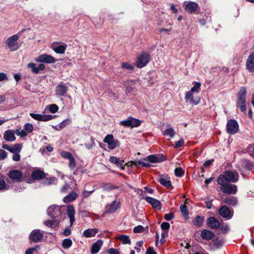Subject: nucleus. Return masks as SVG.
Returning a JSON list of instances; mask_svg holds the SVG:
<instances>
[{
  "instance_id": "obj_1",
  "label": "nucleus",
  "mask_w": 254,
  "mask_h": 254,
  "mask_svg": "<svg viewBox=\"0 0 254 254\" xmlns=\"http://www.w3.org/2000/svg\"><path fill=\"white\" fill-rule=\"evenodd\" d=\"M239 180V174L236 171H227L221 174L217 178V183L221 186V190L227 194H235L237 191V186L229 184L236 183Z\"/></svg>"
},
{
  "instance_id": "obj_2",
  "label": "nucleus",
  "mask_w": 254,
  "mask_h": 254,
  "mask_svg": "<svg viewBox=\"0 0 254 254\" xmlns=\"http://www.w3.org/2000/svg\"><path fill=\"white\" fill-rule=\"evenodd\" d=\"M47 214L53 220L46 222H60L64 220L65 214L62 210V206L54 204L47 209Z\"/></svg>"
},
{
  "instance_id": "obj_3",
  "label": "nucleus",
  "mask_w": 254,
  "mask_h": 254,
  "mask_svg": "<svg viewBox=\"0 0 254 254\" xmlns=\"http://www.w3.org/2000/svg\"><path fill=\"white\" fill-rule=\"evenodd\" d=\"M246 94L247 90L245 87H242L238 94V100L237 101V107L239 108L240 111L246 114Z\"/></svg>"
},
{
  "instance_id": "obj_4",
  "label": "nucleus",
  "mask_w": 254,
  "mask_h": 254,
  "mask_svg": "<svg viewBox=\"0 0 254 254\" xmlns=\"http://www.w3.org/2000/svg\"><path fill=\"white\" fill-rule=\"evenodd\" d=\"M19 36L17 34L8 37L5 41L6 48L11 52L16 51L19 48L17 42Z\"/></svg>"
},
{
  "instance_id": "obj_5",
  "label": "nucleus",
  "mask_w": 254,
  "mask_h": 254,
  "mask_svg": "<svg viewBox=\"0 0 254 254\" xmlns=\"http://www.w3.org/2000/svg\"><path fill=\"white\" fill-rule=\"evenodd\" d=\"M7 176L13 182H21L23 178V174L22 172L16 169L10 170L7 173Z\"/></svg>"
},
{
  "instance_id": "obj_6",
  "label": "nucleus",
  "mask_w": 254,
  "mask_h": 254,
  "mask_svg": "<svg viewBox=\"0 0 254 254\" xmlns=\"http://www.w3.org/2000/svg\"><path fill=\"white\" fill-rule=\"evenodd\" d=\"M104 142L108 144V148L110 150H113L120 146L118 140L114 139L112 134L107 135L104 139Z\"/></svg>"
},
{
  "instance_id": "obj_7",
  "label": "nucleus",
  "mask_w": 254,
  "mask_h": 254,
  "mask_svg": "<svg viewBox=\"0 0 254 254\" xmlns=\"http://www.w3.org/2000/svg\"><path fill=\"white\" fill-rule=\"evenodd\" d=\"M150 60L149 55L143 53L139 56L136 61V66L138 68H142L145 66Z\"/></svg>"
},
{
  "instance_id": "obj_8",
  "label": "nucleus",
  "mask_w": 254,
  "mask_h": 254,
  "mask_svg": "<svg viewBox=\"0 0 254 254\" xmlns=\"http://www.w3.org/2000/svg\"><path fill=\"white\" fill-rule=\"evenodd\" d=\"M43 234L40 230H34L29 235V240L34 243H38L42 241Z\"/></svg>"
},
{
  "instance_id": "obj_9",
  "label": "nucleus",
  "mask_w": 254,
  "mask_h": 254,
  "mask_svg": "<svg viewBox=\"0 0 254 254\" xmlns=\"http://www.w3.org/2000/svg\"><path fill=\"white\" fill-rule=\"evenodd\" d=\"M140 124V121L133 118H129L126 120L120 122V125L125 127H138Z\"/></svg>"
},
{
  "instance_id": "obj_10",
  "label": "nucleus",
  "mask_w": 254,
  "mask_h": 254,
  "mask_svg": "<svg viewBox=\"0 0 254 254\" xmlns=\"http://www.w3.org/2000/svg\"><path fill=\"white\" fill-rule=\"evenodd\" d=\"M2 147L4 149L7 150L12 153H20L22 149V145L18 143L14 144L11 146L3 143Z\"/></svg>"
},
{
  "instance_id": "obj_11",
  "label": "nucleus",
  "mask_w": 254,
  "mask_h": 254,
  "mask_svg": "<svg viewBox=\"0 0 254 254\" xmlns=\"http://www.w3.org/2000/svg\"><path fill=\"white\" fill-rule=\"evenodd\" d=\"M238 124L234 120H230L227 124V130L229 134H234L238 130Z\"/></svg>"
},
{
  "instance_id": "obj_12",
  "label": "nucleus",
  "mask_w": 254,
  "mask_h": 254,
  "mask_svg": "<svg viewBox=\"0 0 254 254\" xmlns=\"http://www.w3.org/2000/svg\"><path fill=\"white\" fill-rule=\"evenodd\" d=\"M46 176L45 173L40 170H36L32 172L31 174L32 179H28L26 180V182L28 183H31L32 180H39L44 178Z\"/></svg>"
},
{
  "instance_id": "obj_13",
  "label": "nucleus",
  "mask_w": 254,
  "mask_h": 254,
  "mask_svg": "<svg viewBox=\"0 0 254 254\" xmlns=\"http://www.w3.org/2000/svg\"><path fill=\"white\" fill-rule=\"evenodd\" d=\"M35 61L37 62L47 64H53L55 63V59L52 56L47 54H42L40 55L36 59Z\"/></svg>"
},
{
  "instance_id": "obj_14",
  "label": "nucleus",
  "mask_w": 254,
  "mask_h": 254,
  "mask_svg": "<svg viewBox=\"0 0 254 254\" xmlns=\"http://www.w3.org/2000/svg\"><path fill=\"white\" fill-rule=\"evenodd\" d=\"M30 116L34 119L43 122H47L54 118V116L51 115H42L34 113H30Z\"/></svg>"
},
{
  "instance_id": "obj_15",
  "label": "nucleus",
  "mask_w": 254,
  "mask_h": 254,
  "mask_svg": "<svg viewBox=\"0 0 254 254\" xmlns=\"http://www.w3.org/2000/svg\"><path fill=\"white\" fill-rule=\"evenodd\" d=\"M208 227L216 229L222 233H226L228 231V226L226 223H207Z\"/></svg>"
},
{
  "instance_id": "obj_16",
  "label": "nucleus",
  "mask_w": 254,
  "mask_h": 254,
  "mask_svg": "<svg viewBox=\"0 0 254 254\" xmlns=\"http://www.w3.org/2000/svg\"><path fill=\"white\" fill-rule=\"evenodd\" d=\"M219 213L221 216L227 219L231 218L233 216L232 211L230 208L226 205H223L220 208Z\"/></svg>"
},
{
  "instance_id": "obj_17",
  "label": "nucleus",
  "mask_w": 254,
  "mask_h": 254,
  "mask_svg": "<svg viewBox=\"0 0 254 254\" xmlns=\"http://www.w3.org/2000/svg\"><path fill=\"white\" fill-rule=\"evenodd\" d=\"M68 91L66 84L63 82L58 85L56 87V94L58 96H64Z\"/></svg>"
},
{
  "instance_id": "obj_18",
  "label": "nucleus",
  "mask_w": 254,
  "mask_h": 254,
  "mask_svg": "<svg viewBox=\"0 0 254 254\" xmlns=\"http://www.w3.org/2000/svg\"><path fill=\"white\" fill-rule=\"evenodd\" d=\"M246 68L250 72H254V52L249 56L246 62Z\"/></svg>"
},
{
  "instance_id": "obj_19",
  "label": "nucleus",
  "mask_w": 254,
  "mask_h": 254,
  "mask_svg": "<svg viewBox=\"0 0 254 254\" xmlns=\"http://www.w3.org/2000/svg\"><path fill=\"white\" fill-rule=\"evenodd\" d=\"M193 93L190 91L186 92L185 99L187 101L189 100V102L195 105H197L200 102V98L198 97H193Z\"/></svg>"
},
{
  "instance_id": "obj_20",
  "label": "nucleus",
  "mask_w": 254,
  "mask_h": 254,
  "mask_svg": "<svg viewBox=\"0 0 254 254\" xmlns=\"http://www.w3.org/2000/svg\"><path fill=\"white\" fill-rule=\"evenodd\" d=\"M3 137L6 141L13 142L16 139L15 132L13 130H7L3 133Z\"/></svg>"
},
{
  "instance_id": "obj_21",
  "label": "nucleus",
  "mask_w": 254,
  "mask_h": 254,
  "mask_svg": "<svg viewBox=\"0 0 254 254\" xmlns=\"http://www.w3.org/2000/svg\"><path fill=\"white\" fill-rule=\"evenodd\" d=\"M120 207V202L115 200L112 203L108 204L106 206V211L108 213H113Z\"/></svg>"
},
{
  "instance_id": "obj_22",
  "label": "nucleus",
  "mask_w": 254,
  "mask_h": 254,
  "mask_svg": "<svg viewBox=\"0 0 254 254\" xmlns=\"http://www.w3.org/2000/svg\"><path fill=\"white\" fill-rule=\"evenodd\" d=\"M146 158L148 162L152 163H160L165 160V157L162 155H151Z\"/></svg>"
},
{
  "instance_id": "obj_23",
  "label": "nucleus",
  "mask_w": 254,
  "mask_h": 254,
  "mask_svg": "<svg viewBox=\"0 0 254 254\" xmlns=\"http://www.w3.org/2000/svg\"><path fill=\"white\" fill-rule=\"evenodd\" d=\"M158 181L162 185L167 188H170L172 186L170 178L168 176L162 175L158 178Z\"/></svg>"
},
{
  "instance_id": "obj_24",
  "label": "nucleus",
  "mask_w": 254,
  "mask_h": 254,
  "mask_svg": "<svg viewBox=\"0 0 254 254\" xmlns=\"http://www.w3.org/2000/svg\"><path fill=\"white\" fill-rule=\"evenodd\" d=\"M185 9L188 12L193 13L197 10L198 5L196 2L190 1L186 4Z\"/></svg>"
},
{
  "instance_id": "obj_25",
  "label": "nucleus",
  "mask_w": 254,
  "mask_h": 254,
  "mask_svg": "<svg viewBox=\"0 0 254 254\" xmlns=\"http://www.w3.org/2000/svg\"><path fill=\"white\" fill-rule=\"evenodd\" d=\"M145 200L150 203L154 208L160 210L161 208V202L157 199L151 197L146 196Z\"/></svg>"
},
{
  "instance_id": "obj_26",
  "label": "nucleus",
  "mask_w": 254,
  "mask_h": 254,
  "mask_svg": "<svg viewBox=\"0 0 254 254\" xmlns=\"http://www.w3.org/2000/svg\"><path fill=\"white\" fill-rule=\"evenodd\" d=\"M66 213L69 219V222H74L75 221L74 215L75 213L74 207L72 205H68L66 208Z\"/></svg>"
},
{
  "instance_id": "obj_27",
  "label": "nucleus",
  "mask_w": 254,
  "mask_h": 254,
  "mask_svg": "<svg viewBox=\"0 0 254 254\" xmlns=\"http://www.w3.org/2000/svg\"><path fill=\"white\" fill-rule=\"evenodd\" d=\"M201 237L205 240H210L214 238L215 235L211 231L207 230H203L200 234Z\"/></svg>"
},
{
  "instance_id": "obj_28",
  "label": "nucleus",
  "mask_w": 254,
  "mask_h": 254,
  "mask_svg": "<svg viewBox=\"0 0 254 254\" xmlns=\"http://www.w3.org/2000/svg\"><path fill=\"white\" fill-rule=\"evenodd\" d=\"M103 245V241L101 240H99L93 244L91 247V253L92 254H97L100 250Z\"/></svg>"
},
{
  "instance_id": "obj_29",
  "label": "nucleus",
  "mask_w": 254,
  "mask_h": 254,
  "mask_svg": "<svg viewBox=\"0 0 254 254\" xmlns=\"http://www.w3.org/2000/svg\"><path fill=\"white\" fill-rule=\"evenodd\" d=\"M222 200L223 202L232 206H235L237 203L236 198L233 196H229L226 198L222 197Z\"/></svg>"
},
{
  "instance_id": "obj_30",
  "label": "nucleus",
  "mask_w": 254,
  "mask_h": 254,
  "mask_svg": "<svg viewBox=\"0 0 254 254\" xmlns=\"http://www.w3.org/2000/svg\"><path fill=\"white\" fill-rule=\"evenodd\" d=\"M98 232L97 229H88L83 232V236L86 238L92 237L95 236Z\"/></svg>"
},
{
  "instance_id": "obj_31",
  "label": "nucleus",
  "mask_w": 254,
  "mask_h": 254,
  "mask_svg": "<svg viewBox=\"0 0 254 254\" xmlns=\"http://www.w3.org/2000/svg\"><path fill=\"white\" fill-rule=\"evenodd\" d=\"M67 48V45L65 44L63 45H59L57 46H53V50L54 51L58 53L63 54L64 53L65 50Z\"/></svg>"
},
{
  "instance_id": "obj_32",
  "label": "nucleus",
  "mask_w": 254,
  "mask_h": 254,
  "mask_svg": "<svg viewBox=\"0 0 254 254\" xmlns=\"http://www.w3.org/2000/svg\"><path fill=\"white\" fill-rule=\"evenodd\" d=\"M78 195L76 193L72 192L66 195L64 198V201L65 203H68L74 200L77 197Z\"/></svg>"
},
{
  "instance_id": "obj_33",
  "label": "nucleus",
  "mask_w": 254,
  "mask_h": 254,
  "mask_svg": "<svg viewBox=\"0 0 254 254\" xmlns=\"http://www.w3.org/2000/svg\"><path fill=\"white\" fill-rule=\"evenodd\" d=\"M163 134L164 136L173 138L175 134V131L172 127L168 126V128L163 131Z\"/></svg>"
},
{
  "instance_id": "obj_34",
  "label": "nucleus",
  "mask_w": 254,
  "mask_h": 254,
  "mask_svg": "<svg viewBox=\"0 0 254 254\" xmlns=\"http://www.w3.org/2000/svg\"><path fill=\"white\" fill-rule=\"evenodd\" d=\"M117 239L120 240L123 244H130L131 241L129 237L125 235H121L118 237Z\"/></svg>"
},
{
  "instance_id": "obj_35",
  "label": "nucleus",
  "mask_w": 254,
  "mask_h": 254,
  "mask_svg": "<svg viewBox=\"0 0 254 254\" xmlns=\"http://www.w3.org/2000/svg\"><path fill=\"white\" fill-rule=\"evenodd\" d=\"M56 182L57 179L55 177H50L44 180L42 183L45 185H50L55 184Z\"/></svg>"
},
{
  "instance_id": "obj_36",
  "label": "nucleus",
  "mask_w": 254,
  "mask_h": 254,
  "mask_svg": "<svg viewBox=\"0 0 254 254\" xmlns=\"http://www.w3.org/2000/svg\"><path fill=\"white\" fill-rule=\"evenodd\" d=\"M180 208L183 217L187 220L188 218V211L187 206L185 205L182 204Z\"/></svg>"
},
{
  "instance_id": "obj_37",
  "label": "nucleus",
  "mask_w": 254,
  "mask_h": 254,
  "mask_svg": "<svg viewBox=\"0 0 254 254\" xmlns=\"http://www.w3.org/2000/svg\"><path fill=\"white\" fill-rule=\"evenodd\" d=\"M72 244V241L69 239H65L62 242V247L65 249L69 248Z\"/></svg>"
},
{
  "instance_id": "obj_38",
  "label": "nucleus",
  "mask_w": 254,
  "mask_h": 254,
  "mask_svg": "<svg viewBox=\"0 0 254 254\" xmlns=\"http://www.w3.org/2000/svg\"><path fill=\"white\" fill-rule=\"evenodd\" d=\"M110 161L113 163L116 164L118 166H120L122 165L121 161L119 159V158L116 157L111 156L110 158Z\"/></svg>"
},
{
  "instance_id": "obj_39",
  "label": "nucleus",
  "mask_w": 254,
  "mask_h": 254,
  "mask_svg": "<svg viewBox=\"0 0 254 254\" xmlns=\"http://www.w3.org/2000/svg\"><path fill=\"white\" fill-rule=\"evenodd\" d=\"M131 163L134 165H140L143 167H149L150 166L149 163L144 162L141 160H136L134 161H131Z\"/></svg>"
},
{
  "instance_id": "obj_40",
  "label": "nucleus",
  "mask_w": 254,
  "mask_h": 254,
  "mask_svg": "<svg viewBox=\"0 0 254 254\" xmlns=\"http://www.w3.org/2000/svg\"><path fill=\"white\" fill-rule=\"evenodd\" d=\"M201 84L199 82H195L194 85L191 88L190 91L192 93H198L199 91Z\"/></svg>"
},
{
  "instance_id": "obj_41",
  "label": "nucleus",
  "mask_w": 254,
  "mask_h": 254,
  "mask_svg": "<svg viewBox=\"0 0 254 254\" xmlns=\"http://www.w3.org/2000/svg\"><path fill=\"white\" fill-rule=\"evenodd\" d=\"M9 186L6 185L4 180L0 179V190H7Z\"/></svg>"
},
{
  "instance_id": "obj_42",
  "label": "nucleus",
  "mask_w": 254,
  "mask_h": 254,
  "mask_svg": "<svg viewBox=\"0 0 254 254\" xmlns=\"http://www.w3.org/2000/svg\"><path fill=\"white\" fill-rule=\"evenodd\" d=\"M49 111L51 113H55L59 110V107L55 104H51L49 106Z\"/></svg>"
},
{
  "instance_id": "obj_43",
  "label": "nucleus",
  "mask_w": 254,
  "mask_h": 254,
  "mask_svg": "<svg viewBox=\"0 0 254 254\" xmlns=\"http://www.w3.org/2000/svg\"><path fill=\"white\" fill-rule=\"evenodd\" d=\"M175 174L177 177H181L184 175V171L181 167H178L175 170Z\"/></svg>"
},
{
  "instance_id": "obj_44",
  "label": "nucleus",
  "mask_w": 254,
  "mask_h": 254,
  "mask_svg": "<svg viewBox=\"0 0 254 254\" xmlns=\"http://www.w3.org/2000/svg\"><path fill=\"white\" fill-rule=\"evenodd\" d=\"M61 155L63 158L67 159L68 160H69L73 157V155L71 153L67 151H62L61 153Z\"/></svg>"
},
{
  "instance_id": "obj_45",
  "label": "nucleus",
  "mask_w": 254,
  "mask_h": 254,
  "mask_svg": "<svg viewBox=\"0 0 254 254\" xmlns=\"http://www.w3.org/2000/svg\"><path fill=\"white\" fill-rule=\"evenodd\" d=\"M71 123V120L70 119H65L61 122L59 125V129H61L64 128L67 125Z\"/></svg>"
},
{
  "instance_id": "obj_46",
  "label": "nucleus",
  "mask_w": 254,
  "mask_h": 254,
  "mask_svg": "<svg viewBox=\"0 0 254 254\" xmlns=\"http://www.w3.org/2000/svg\"><path fill=\"white\" fill-rule=\"evenodd\" d=\"M68 166L69 168L71 170H73L75 168L76 162L73 157H72L71 159L69 160Z\"/></svg>"
},
{
  "instance_id": "obj_47",
  "label": "nucleus",
  "mask_w": 254,
  "mask_h": 254,
  "mask_svg": "<svg viewBox=\"0 0 254 254\" xmlns=\"http://www.w3.org/2000/svg\"><path fill=\"white\" fill-rule=\"evenodd\" d=\"M145 231V228L141 225H138L133 229V232L135 233H142Z\"/></svg>"
},
{
  "instance_id": "obj_48",
  "label": "nucleus",
  "mask_w": 254,
  "mask_h": 254,
  "mask_svg": "<svg viewBox=\"0 0 254 254\" xmlns=\"http://www.w3.org/2000/svg\"><path fill=\"white\" fill-rule=\"evenodd\" d=\"M7 157V153L4 150L0 149V161L6 159Z\"/></svg>"
},
{
  "instance_id": "obj_49",
  "label": "nucleus",
  "mask_w": 254,
  "mask_h": 254,
  "mask_svg": "<svg viewBox=\"0 0 254 254\" xmlns=\"http://www.w3.org/2000/svg\"><path fill=\"white\" fill-rule=\"evenodd\" d=\"M28 67L29 68H31L32 69V71L34 73H36V74H37L38 73V71L37 69V67L36 66V64L34 63H29L28 64Z\"/></svg>"
},
{
  "instance_id": "obj_50",
  "label": "nucleus",
  "mask_w": 254,
  "mask_h": 254,
  "mask_svg": "<svg viewBox=\"0 0 254 254\" xmlns=\"http://www.w3.org/2000/svg\"><path fill=\"white\" fill-rule=\"evenodd\" d=\"M24 129L27 132H31L33 129V127L30 123H26L24 126Z\"/></svg>"
},
{
  "instance_id": "obj_51",
  "label": "nucleus",
  "mask_w": 254,
  "mask_h": 254,
  "mask_svg": "<svg viewBox=\"0 0 254 254\" xmlns=\"http://www.w3.org/2000/svg\"><path fill=\"white\" fill-rule=\"evenodd\" d=\"M94 139L93 137L90 138V142L89 143H85V146L86 148L90 149L95 146Z\"/></svg>"
},
{
  "instance_id": "obj_52",
  "label": "nucleus",
  "mask_w": 254,
  "mask_h": 254,
  "mask_svg": "<svg viewBox=\"0 0 254 254\" xmlns=\"http://www.w3.org/2000/svg\"><path fill=\"white\" fill-rule=\"evenodd\" d=\"M122 66L123 68L128 70H132L133 69V66L127 63H123L122 64Z\"/></svg>"
},
{
  "instance_id": "obj_53",
  "label": "nucleus",
  "mask_w": 254,
  "mask_h": 254,
  "mask_svg": "<svg viewBox=\"0 0 254 254\" xmlns=\"http://www.w3.org/2000/svg\"><path fill=\"white\" fill-rule=\"evenodd\" d=\"M168 231L166 230L163 231L162 233H161V239L160 240V243L162 244L165 242V239L168 236Z\"/></svg>"
},
{
  "instance_id": "obj_54",
  "label": "nucleus",
  "mask_w": 254,
  "mask_h": 254,
  "mask_svg": "<svg viewBox=\"0 0 254 254\" xmlns=\"http://www.w3.org/2000/svg\"><path fill=\"white\" fill-rule=\"evenodd\" d=\"M15 133H16L17 135H20L21 137L26 136L27 134V132L25 130H20L18 129H17L16 130Z\"/></svg>"
},
{
  "instance_id": "obj_55",
  "label": "nucleus",
  "mask_w": 254,
  "mask_h": 254,
  "mask_svg": "<svg viewBox=\"0 0 254 254\" xmlns=\"http://www.w3.org/2000/svg\"><path fill=\"white\" fill-rule=\"evenodd\" d=\"M135 191L140 196H142L143 198H145V191L144 190L137 189L135 190Z\"/></svg>"
},
{
  "instance_id": "obj_56",
  "label": "nucleus",
  "mask_w": 254,
  "mask_h": 254,
  "mask_svg": "<svg viewBox=\"0 0 254 254\" xmlns=\"http://www.w3.org/2000/svg\"><path fill=\"white\" fill-rule=\"evenodd\" d=\"M12 159L14 161H19L20 159L21 156L19 153H13Z\"/></svg>"
},
{
  "instance_id": "obj_57",
  "label": "nucleus",
  "mask_w": 254,
  "mask_h": 254,
  "mask_svg": "<svg viewBox=\"0 0 254 254\" xmlns=\"http://www.w3.org/2000/svg\"><path fill=\"white\" fill-rule=\"evenodd\" d=\"M184 143V140L183 138H181L179 140V141H176L175 144V148H179L182 146Z\"/></svg>"
},
{
  "instance_id": "obj_58",
  "label": "nucleus",
  "mask_w": 254,
  "mask_h": 254,
  "mask_svg": "<svg viewBox=\"0 0 254 254\" xmlns=\"http://www.w3.org/2000/svg\"><path fill=\"white\" fill-rule=\"evenodd\" d=\"M174 214L173 213H169L168 214H166L164 216L165 219L167 221H170L172 220L174 218Z\"/></svg>"
},
{
  "instance_id": "obj_59",
  "label": "nucleus",
  "mask_w": 254,
  "mask_h": 254,
  "mask_svg": "<svg viewBox=\"0 0 254 254\" xmlns=\"http://www.w3.org/2000/svg\"><path fill=\"white\" fill-rule=\"evenodd\" d=\"M161 228L162 231H168L170 228V224L169 223H161Z\"/></svg>"
},
{
  "instance_id": "obj_60",
  "label": "nucleus",
  "mask_w": 254,
  "mask_h": 254,
  "mask_svg": "<svg viewBox=\"0 0 254 254\" xmlns=\"http://www.w3.org/2000/svg\"><path fill=\"white\" fill-rule=\"evenodd\" d=\"M94 190L92 191H86L84 190L82 192V196L83 198L88 197L91 194L93 193Z\"/></svg>"
},
{
  "instance_id": "obj_61",
  "label": "nucleus",
  "mask_w": 254,
  "mask_h": 254,
  "mask_svg": "<svg viewBox=\"0 0 254 254\" xmlns=\"http://www.w3.org/2000/svg\"><path fill=\"white\" fill-rule=\"evenodd\" d=\"M8 77L6 73L3 72L0 73V81H2L4 80H7Z\"/></svg>"
},
{
  "instance_id": "obj_62",
  "label": "nucleus",
  "mask_w": 254,
  "mask_h": 254,
  "mask_svg": "<svg viewBox=\"0 0 254 254\" xmlns=\"http://www.w3.org/2000/svg\"><path fill=\"white\" fill-rule=\"evenodd\" d=\"M108 253L109 254H120L119 252L117 251V250L114 248L110 249L108 250Z\"/></svg>"
},
{
  "instance_id": "obj_63",
  "label": "nucleus",
  "mask_w": 254,
  "mask_h": 254,
  "mask_svg": "<svg viewBox=\"0 0 254 254\" xmlns=\"http://www.w3.org/2000/svg\"><path fill=\"white\" fill-rule=\"evenodd\" d=\"M146 254H156V253L154 251L153 248L150 247L147 250Z\"/></svg>"
},
{
  "instance_id": "obj_64",
  "label": "nucleus",
  "mask_w": 254,
  "mask_h": 254,
  "mask_svg": "<svg viewBox=\"0 0 254 254\" xmlns=\"http://www.w3.org/2000/svg\"><path fill=\"white\" fill-rule=\"evenodd\" d=\"M36 250L35 248H31L28 249L25 252V254H33V252Z\"/></svg>"
}]
</instances>
